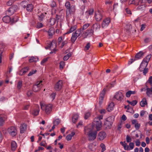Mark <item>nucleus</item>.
<instances>
[{"instance_id": "f257e3e1", "label": "nucleus", "mask_w": 152, "mask_h": 152, "mask_svg": "<svg viewBox=\"0 0 152 152\" xmlns=\"http://www.w3.org/2000/svg\"><path fill=\"white\" fill-rule=\"evenodd\" d=\"M84 132L85 134L88 135V139L89 141H93L96 138L97 131H93V127L91 125H89L84 128Z\"/></svg>"}, {"instance_id": "f03ea898", "label": "nucleus", "mask_w": 152, "mask_h": 152, "mask_svg": "<svg viewBox=\"0 0 152 152\" xmlns=\"http://www.w3.org/2000/svg\"><path fill=\"white\" fill-rule=\"evenodd\" d=\"M65 6L66 9V14H73L75 13L76 9L75 5H71L69 1H67L65 3Z\"/></svg>"}, {"instance_id": "7ed1b4c3", "label": "nucleus", "mask_w": 152, "mask_h": 152, "mask_svg": "<svg viewBox=\"0 0 152 152\" xmlns=\"http://www.w3.org/2000/svg\"><path fill=\"white\" fill-rule=\"evenodd\" d=\"M83 32L82 29L80 28L77 29L75 32H73L72 34L71 38V41L72 43H73L77 39V37H81Z\"/></svg>"}, {"instance_id": "20e7f679", "label": "nucleus", "mask_w": 152, "mask_h": 152, "mask_svg": "<svg viewBox=\"0 0 152 152\" xmlns=\"http://www.w3.org/2000/svg\"><path fill=\"white\" fill-rule=\"evenodd\" d=\"M102 116H100L97 117L94 119L93 124L96 125V128L97 131L99 130L102 126V123L101 120L102 119Z\"/></svg>"}, {"instance_id": "39448f33", "label": "nucleus", "mask_w": 152, "mask_h": 152, "mask_svg": "<svg viewBox=\"0 0 152 152\" xmlns=\"http://www.w3.org/2000/svg\"><path fill=\"white\" fill-rule=\"evenodd\" d=\"M53 105L52 104L47 105H41V108L42 110H45V113L47 114H50L52 111Z\"/></svg>"}, {"instance_id": "423d86ee", "label": "nucleus", "mask_w": 152, "mask_h": 152, "mask_svg": "<svg viewBox=\"0 0 152 152\" xmlns=\"http://www.w3.org/2000/svg\"><path fill=\"white\" fill-rule=\"evenodd\" d=\"M7 132L10 136L14 137L17 134V130L15 127L11 126L7 129Z\"/></svg>"}, {"instance_id": "0eeeda50", "label": "nucleus", "mask_w": 152, "mask_h": 152, "mask_svg": "<svg viewBox=\"0 0 152 152\" xmlns=\"http://www.w3.org/2000/svg\"><path fill=\"white\" fill-rule=\"evenodd\" d=\"M114 121V117L113 116H110L108 117L104 122V124L108 127L111 126Z\"/></svg>"}, {"instance_id": "6e6552de", "label": "nucleus", "mask_w": 152, "mask_h": 152, "mask_svg": "<svg viewBox=\"0 0 152 152\" xmlns=\"http://www.w3.org/2000/svg\"><path fill=\"white\" fill-rule=\"evenodd\" d=\"M56 44L55 42H52L49 44V45L46 48L47 49L50 48L52 50V51L50 52V53L51 54L53 53H55L56 51Z\"/></svg>"}, {"instance_id": "1a4fd4ad", "label": "nucleus", "mask_w": 152, "mask_h": 152, "mask_svg": "<svg viewBox=\"0 0 152 152\" xmlns=\"http://www.w3.org/2000/svg\"><path fill=\"white\" fill-rule=\"evenodd\" d=\"M94 17L97 21L99 22L101 21L103 17L101 12L99 10L96 11L95 12Z\"/></svg>"}, {"instance_id": "9d476101", "label": "nucleus", "mask_w": 152, "mask_h": 152, "mask_svg": "<svg viewBox=\"0 0 152 152\" xmlns=\"http://www.w3.org/2000/svg\"><path fill=\"white\" fill-rule=\"evenodd\" d=\"M114 98L118 101H121L124 98V96L122 93L121 91H118L115 93Z\"/></svg>"}, {"instance_id": "9b49d317", "label": "nucleus", "mask_w": 152, "mask_h": 152, "mask_svg": "<svg viewBox=\"0 0 152 152\" xmlns=\"http://www.w3.org/2000/svg\"><path fill=\"white\" fill-rule=\"evenodd\" d=\"M62 81L61 80H59L57 82L55 85L54 88L56 91H59L62 87Z\"/></svg>"}, {"instance_id": "f8f14e48", "label": "nucleus", "mask_w": 152, "mask_h": 152, "mask_svg": "<svg viewBox=\"0 0 152 152\" xmlns=\"http://www.w3.org/2000/svg\"><path fill=\"white\" fill-rule=\"evenodd\" d=\"M106 136V134L104 132H100L98 134L97 136L98 139L100 140H102L104 139Z\"/></svg>"}, {"instance_id": "ddd939ff", "label": "nucleus", "mask_w": 152, "mask_h": 152, "mask_svg": "<svg viewBox=\"0 0 152 152\" xmlns=\"http://www.w3.org/2000/svg\"><path fill=\"white\" fill-rule=\"evenodd\" d=\"M110 22V19L109 18H107L104 20L102 23V28H104L108 26Z\"/></svg>"}, {"instance_id": "4468645a", "label": "nucleus", "mask_w": 152, "mask_h": 152, "mask_svg": "<svg viewBox=\"0 0 152 152\" xmlns=\"http://www.w3.org/2000/svg\"><path fill=\"white\" fill-rule=\"evenodd\" d=\"M36 108L34 109L31 112V114L37 116L39 114V106L36 105L35 106Z\"/></svg>"}, {"instance_id": "2eb2a0df", "label": "nucleus", "mask_w": 152, "mask_h": 152, "mask_svg": "<svg viewBox=\"0 0 152 152\" xmlns=\"http://www.w3.org/2000/svg\"><path fill=\"white\" fill-rule=\"evenodd\" d=\"M148 64L145 62H144V61H142L140 65L139 69L140 71V72L142 71L143 69L146 68L148 65Z\"/></svg>"}, {"instance_id": "dca6fc26", "label": "nucleus", "mask_w": 152, "mask_h": 152, "mask_svg": "<svg viewBox=\"0 0 152 152\" xmlns=\"http://www.w3.org/2000/svg\"><path fill=\"white\" fill-rule=\"evenodd\" d=\"M77 28V26L76 25L73 26L71 27L69 30L68 31L66 32L65 33L64 35H65L66 34H68L71 33L72 32L74 31H75L76 29Z\"/></svg>"}, {"instance_id": "f3484780", "label": "nucleus", "mask_w": 152, "mask_h": 152, "mask_svg": "<svg viewBox=\"0 0 152 152\" xmlns=\"http://www.w3.org/2000/svg\"><path fill=\"white\" fill-rule=\"evenodd\" d=\"M2 20L4 22L6 23L11 22V18L9 15L3 17L2 18Z\"/></svg>"}, {"instance_id": "a211bd4d", "label": "nucleus", "mask_w": 152, "mask_h": 152, "mask_svg": "<svg viewBox=\"0 0 152 152\" xmlns=\"http://www.w3.org/2000/svg\"><path fill=\"white\" fill-rule=\"evenodd\" d=\"M144 55L143 52L140 51L137 53L135 56V58L136 60L141 58Z\"/></svg>"}, {"instance_id": "6ab92c4d", "label": "nucleus", "mask_w": 152, "mask_h": 152, "mask_svg": "<svg viewBox=\"0 0 152 152\" xmlns=\"http://www.w3.org/2000/svg\"><path fill=\"white\" fill-rule=\"evenodd\" d=\"M100 28V24L97 23L94 24L91 27V28L94 30L96 31L98 29H99Z\"/></svg>"}, {"instance_id": "aec40b11", "label": "nucleus", "mask_w": 152, "mask_h": 152, "mask_svg": "<svg viewBox=\"0 0 152 152\" xmlns=\"http://www.w3.org/2000/svg\"><path fill=\"white\" fill-rule=\"evenodd\" d=\"M147 104V100L145 98L142 99L140 102V105L142 107H144L145 105Z\"/></svg>"}, {"instance_id": "412c9836", "label": "nucleus", "mask_w": 152, "mask_h": 152, "mask_svg": "<svg viewBox=\"0 0 152 152\" xmlns=\"http://www.w3.org/2000/svg\"><path fill=\"white\" fill-rule=\"evenodd\" d=\"M28 69L29 68L28 67L23 68L20 70V75H22L25 74L28 71Z\"/></svg>"}, {"instance_id": "4be33fe9", "label": "nucleus", "mask_w": 152, "mask_h": 152, "mask_svg": "<svg viewBox=\"0 0 152 152\" xmlns=\"http://www.w3.org/2000/svg\"><path fill=\"white\" fill-rule=\"evenodd\" d=\"M114 105L113 102H111L110 103L108 106V107L107 108V110L109 112H110L113 109V107Z\"/></svg>"}, {"instance_id": "5701e85b", "label": "nucleus", "mask_w": 152, "mask_h": 152, "mask_svg": "<svg viewBox=\"0 0 152 152\" xmlns=\"http://www.w3.org/2000/svg\"><path fill=\"white\" fill-rule=\"evenodd\" d=\"M78 118L79 115L77 114H74L72 118V120L73 123H75L76 122Z\"/></svg>"}, {"instance_id": "b1692460", "label": "nucleus", "mask_w": 152, "mask_h": 152, "mask_svg": "<svg viewBox=\"0 0 152 152\" xmlns=\"http://www.w3.org/2000/svg\"><path fill=\"white\" fill-rule=\"evenodd\" d=\"M26 125L23 124L21 125L20 127V132L23 133L26 131Z\"/></svg>"}, {"instance_id": "393cba45", "label": "nucleus", "mask_w": 152, "mask_h": 152, "mask_svg": "<svg viewBox=\"0 0 152 152\" xmlns=\"http://www.w3.org/2000/svg\"><path fill=\"white\" fill-rule=\"evenodd\" d=\"M94 30L91 28L90 30H86L85 33L86 36H87L88 35H92L94 33Z\"/></svg>"}, {"instance_id": "a878e982", "label": "nucleus", "mask_w": 152, "mask_h": 152, "mask_svg": "<svg viewBox=\"0 0 152 152\" xmlns=\"http://www.w3.org/2000/svg\"><path fill=\"white\" fill-rule=\"evenodd\" d=\"M33 5L31 4H28L26 7V9L28 11L31 12L33 11Z\"/></svg>"}, {"instance_id": "bb28decb", "label": "nucleus", "mask_w": 152, "mask_h": 152, "mask_svg": "<svg viewBox=\"0 0 152 152\" xmlns=\"http://www.w3.org/2000/svg\"><path fill=\"white\" fill-rule=\"evenodd\" d=\"M5 118L3 115H0V126H2L4 123Z\"/></svg>"}, {"instance_id": "cd10ccee", "label": "nucleus", "mask_w": 152, "mask_h": 152, "mask_svg": "<svg viewBox=\"0 0 152 152\" xmlns=\"http://www.w3.org/2000/svg\"><path fill=\"white\" fill-rule=\"evenodd\" d=\"M151 57V54L148 55L142 61H144V62L148 64Z\"/></svg>"}, {"instance_id": "c85d7f7f", "label": "nucleus", "mask_w": 152, "mask_h": 152, "mask_svg": "<svg viewBox=\"0 0 152 152\" xmlns=\"http://www.w3.org/2000/svg\"><path fill=\"white\" fill-rule=\"evenodd\" d=\"M146 87V94L149 97L152 94V91L151 89L148 88L147 86Z\"/></svg>"}, {"instance_id": "c756f323", "label": "nucleus", "mask_w": 152, "mask_h": 152, "mask_svg": "<svg viewBox=\"0 0 152 152\" xmlns=\"http://www.w3.org/2000/svg\"><path fill=\"white\" fill-rule=\"evenodd\" d=\"M17 148V144L15 142L12 141L11 142V148L12 150L14 151Z\"/></svg>"}, {"instance_id": "7c9ffc66", "label": "nucleus", "mask_w": 152, "mask_h": 152, "mask_svg": "<svg viewBox=\"0 0 152 152\" xmlns=\"http://www.w3.org/2000/svg\"><path fill=\"white\" fill-rule=\"evenodd\" d=\"M54 31L53 28H50L48 31V35L50 36H52L54 34Z\"/></svg>"}, {"instance_id": "2f4dec72", "label": "nucleus", "mask_w": 152, "mask_h": 152, "mask_svg": "<svg viewBox=\"0 0 152 152\" xmlns=\"http://www.w3.org/2000/svg\"><path fill=\"white\" fill-rule=\"evenodd\" d=\"M20 4L22 7L24 8H26L28 4V2L27 1H22Z\"/></svg>"}, {"instance_id": "473e14b6", "label": "nucleus", "mask_w": 152, "mask_h": 152, "mask_svg": "<svg viewBox=\"0 0 152 152\" xmlns=\"http://www.w3.org/2000/svg\"><path fill=\"white\" fill-rule=\"evenodd\" d=\"M38 59L37 58H35L34 57H31L29 59V61L30 62H36L38 61Z\"/></svg>"}, {"instance_id": "72a5a7b5", "label": "nucleus", "mask_w": 152, "mask_h": 152, "mask_svg": "<svg viewBox=\"0 0 152 152\" xmlns=\"http://www.w3.org/2000/svg\"><path fill=\"white\" fill-rule=\"evenodd\" d=\"M134 4L135 5H141V4L144 3V2L143 0L142 1L140 0H134Z\"/></svg>"}, {"instance_id": "f704fd0d", "label": "nucleus", "mask_w": 152, "mask_h": 152, "mask_svg": "<svg viewBox=\"0 0 152 152\" xmlns=\"http://www.w3.org/2000/svg\"><path fill=\"white\" fill-rule=\"evenodd\" d=\"M33 91L35 92H37L40 89V88H39L35 84L33 85Z\"/></svg>"}, {"instance_id": "c9c22d12", "label": "nucleus", "mask_w": 152, "mask_h": 152, "mask_svg": "<svg viewBox=\"0 0 152 152\" xmlns=\"http://www.w3.org/2000/svg\"><path fill=\"white\" fill-rule=\"evenodd\" d=\"M19 20L18 17L17 16H15L11 19V22L13 23L17 22Z\"/></svg>"}, {"instance_id": "e433bc0d", "label": "nucleus", "mask_w": 152, "mask_h": 152, "mask_svg": "<svg viewBox=\"0 0 152 152\" xmlns=\"http://www.w3.org/2000/svg\"><path fill=\"white\" fill-rule=\"evenodd\" d=\"M140 5V6H139L137 8V9L139 10H143L145 7V6L144 4H141V5Z\"/></svg>"}, {"instance_id": "4c0bfd02", "label": "nucleus", "mask_w": 152, "mask_h": 152, "mask_svg": "<svg viewBox=\"0 0 152 152\" xmlns=\"http://www.w3.org/2000/svg\"><path fill=\"white\" fill-rule=\"evenodd\" d=\"M10 8L15 12L17 10L18 7L16 5H14L12 6Z\"/></svg>"}, {"instance_id": "58836bf2", "label": "nucleus", "mask_w": 152, "mask_h": 152, "mask_svg": "<svg viewBox=\"0 0 152 152\" xmlns=\"http://www.w3.org/2000/svg\"><path fill=\"white\" fill-rule=\"evenodd\" d=\"M14 13V12L13 11V10H10L9 8V9L6 11V14L9 15H11Z\"/></svg>"}, {"instance_id": "ea45409f", "label": "nucleus", "mask_w": 152, "mask_h": 152, "mask_svg": "<svg viewBox=\"0 0 152 152\" xmlns=\"http://www.w3.org/2000/svg\"><path fill=\"white\" fill-rule=\"evenodd\" d=\"M22 81L21 80H20L18 82L17 86V88L20 89L22 86Z\"/></svg>"}, {"instance_id": "a19ab883", "label": "nucleus", "mask_w": 152, "mask_h": 152, "mask_svg": "<svg viewBox=\"0 0 152 152\" xmlns=\"http://www.w3.org/2000/svg\"><path fill=\"white\" fill-rule=\"evenodd\" d=\"M61 121L59 119H57L54 121L53 124L56 126L58 125L60 123Z\"/></svg>"}, {"instance_id": "79ce46f5", "label": "nucleus", "mask_w": 152, "mask_h": 152, "mask_svg": "<svg viewBox=\"0 0 152 152\" xmlns=\"http://www.w3.org/2000/svg\"><path fill=\"white\" fill-rule=\"evenodd\" d=\"M71 54L70 53H69L66 55L63 58V59L64 61H67L69 58L71 56Z\"/></svg>"}, {"instance_id": "37998d69", "label": "nucleus", "mask_w": 152, "mask_h": 152, "mask_svg": "<svg viewBox=\"0 0 152 152\" xmlns=\"http://www.w3.org/2000/svg\"><path fill=\"white\" fill-rule=\"evenodd\" d=\"M4 50V49L3 48H0V63H1L2 61V53Z\"/></svg>"}, {"instance_id": "c03bdc74", "label": "nucleus", "mask_w": 152, "mask_h": 152, "mask_svg": "<svg viewBox=\"0 0 152 152\" xmlns=\"http://www.w3.org/2000/svg\"><path fill=\"white\" fill-rule=\"evenodd\" d=\"M90 46L91 44L90 43L88 42L87 43V44L86 45V46L85 47V50L86 51L88 50L90 47Z\"/></svg>"}, {"instance_id": "a18cd8bd", "label": "nucleus", "mask_w": 152, "mask_h": 152, "mask_svg": "<svg viewBox=\"0 0 152 152\" xmlns=\"http://www.w3.org/2000/svg\"><path fill=\"white\" fill-rule=\"evenodd\" d=\"M42 80L40 81L39 82H37L35 84L40 89L41 86L42 85Z\"/></svg>"}, {"instance_id": "49530a36", "label": "nucleus", "mask_w": 152, "mask_h": 152, "mask_svg": "<svg viewBox=\"0 0 152 152\" xmlns=\"http://www.w3.org/2000/svg\"><path fill=\"white\" fill-rule=\"evenodd\" d=\"M89 26V24L88 23H86L84 24L82 27V28H81L82 29V31H83V30L86 29L87 28H88Z\"/></svg>"}, {"instance_id": "de8ad7c7", "label": "nucleus", "mask_w": 152, "mask_h": 152, "mask_svg": "<svg viewBox=\"0 0 152 152\" xmlns=\"http://www.w3.org/2000/svg\"><path fill=\"white\" fill-rule=\"evenodd\" d=\"M95 147V145H94L92 144H91L89 145V148L92 151H94V150L95 149L94 148Z\"/></svg>"}, {"instance_id": "09e8293b", "label": "nucleus", "mask_w": 152, "mask_h": 152, "mask_svg": "<svg viewBox=\"0 0 152 152\" xmlns=\"http://www.w3.org/2000/svg\"><path fill=\"white\" fill-rule=\"evenodd\" d=\"M56 95V93H53L50 96V98L53 100L55 99Z\"/></svg>"}, {"instance_id": "8fccbe9b", "label": "nucleus", "mask_w": 152, "mask_h": 152, "mask_svg": "<svg viewBox=\"0 0 152 152\" xmlns=\"http://www.w3.org/2000/svg\"><path fill=\"white\" fill-rule=\"evenodd\" d=\"M43 26V24L41 23H38L37 25V28H41Z\"/></svg>"}, {"instance_id": "3c124183", "label": "nucleus", "mask_w": 152, "mask_h": 152, "mask_svg": "<svg viewBox=\"0 0 152 152\" xmlns=\"http://www.w3.org/2000/svg\"><path fill=\"white\" fill-rule=\"evenodd\" d=\"M65 64L64 61H61L60 63V68L61 69H63Z\"/></svg>"}, {"instance_id": "603ef678", "label": "nucleus", "mask_w": 152, "mask_h": 152, "mask_svg": "<svg viewBox=\"0 0 152 152\" xmlns=\"http://www.w3.org/2000/svg\"><path fill=\"white\" fill-rule=\"evenodd\" d=\"M100 147L102 148V152H103L105 150V146L103 143H101L100 145Z\"/></svg>"}, {"instance_id": "864d4df0", "label": "nucleus", "mask_w": 152, "mask_h": 152, "mask_svg": "<svg viewBox=\"0 0 152 152\" xmlns=\"http://www.w3.org/2000/svg\"><path fill=\"white\" fill-rule=\"evenodd\" d=\"M126 140L127 142H130L131 141L132 139L129 136L127 135L126 136Z\"/></svg>"}, {"instance_id": "5fc2aeb1", "label": "nucleus", "mask_w": 152, "mask_h": 152, "mask_svg": "<svg viewBox=\"0 0 152 152\" xmlns=\"http://www.w3.org/2000/svg\"><path fill=\"white\" fill-rule=\"evenodd\" d=\"M94 12V10L93 9H91L88 11L87 12L89 14V15H92Z\"/></svg>"}, {"instance_id": "6e6d98bb", "label": "nucleus", "mask_w": 152, "mask_h": 152, "mask_svg": "<svg viewBox=\"0 0 152 152\" xmlns=\"http://www.w3.org/2000/svg\"><path fill=\"white\" fill-rule=\"evenodd\" d=\"M124 143L125 144L123 146L125 150H128L129 149V146L127 145V144L126 143L125 141H124Z\"/></svg>"}, {"instance_id": "4d7b16f0", "label": "nucleus", "mask_w": 152, "mask_h": 152, "mask_svg": "<svg viewBox=\"0 0 152 152\" xmlns=\"http://www.w3.org/2000/svg\"><path fill=\"white\" fill-rule=\"evenodd\" d=\"M48 58H45L43 59L41 61V64L42 65H44V64L48 61Z\"/></svg>"}, {"instance_id": "13d9d810", "label": "nucleus", "mask_w": 152, "mask_h": 152, "mask_svg": "<svg viewBox=\"0 0 152 152\" xmlns=\"http://www.w3.org/2000/svg\"><path fill=\"white\" fill-rule=\"evenodd\" d=\"M137 103V102L136 100H134L131 102V105L132 106H134Z\"/></svg>"}, {"instance_id": "bf43d9fd", "label": "nucleus", "mask_w": 152, "mask_h": 152, "mask_svg": "<svg viewBox=\"0 0 152 152\" xmlns=\"http://www.w3.org/2000/svg\"><path fill=\"white\" fill-rule=\"evenodd\" d=\"M66 140L68 141L70 140H71L72 137L71 135L70 134H69L67 135L66 137Z\"/></svg>"}, {"instance_id": "052dcab7", "label": "nucleus", "mask_w": 152, "mask_h": 152, "mask_svg": "<svg viewBox=\"0 0 152 152\" xmlns=\"http://www.w3.org/2000/svg\"><path fill=\"white\" fill-rule=\"evenodd\" d=\"M134 126L136 129H138L140 128V124L137 123L135 124Z\"/></svg>"}, {"instance_id": "680f3d73", "label": "nucleus", "mask_w": 152, "mask_h": 152, "mask_svg": "<svg viewBox=\"0 0 152 152\" xmlns=\"http://www.w3.org/2000/svg\"><path fill=\"white\" fill-rule=\"evenodd\" d=\"M37 72L36 70L34 71H32L31 72H30L28 74V76H31L33 74Z\"/></svg>"}, {"instance_id": "e2e57ef3", "label": "nucleus", "mask_w": 152, "mask_h": 152, "mask_svg": "<svg viewBox=\"0 0 152 152\" xmlns=\"http://www.w3.org/2000/svg\"><path fill=\"white\" fill-rule=\"evenodd\" d=\"M39 19L40 21L42 20L43 18L44 17V15L41 14L40 15L38 16Z\"/></svg>"}, {"instance_id": "0e129e2a", "label": "nucleus", "mask_w": 152, "mask_h": 152, "mask_svg": "<svg viewBox=\"0 0 152 152\" xmlns=\"http://www.w3.org/2000/svg\"><path fill=\"white\" fill-rule=\"evenodd\" d=\"M143 73L144 75H146L148 71V69L145 68L143 69Z\"/></svg>"}, {"instance_id": "69168bd1", "label": "nucleus", "mask_w": 152, "mask_h": 152, "mask_svg": "<svg viewBox=\"0 0 152 152\" xmlns=\"http://www.w3.org/2000/svg\"><path fill=\"white\" fill-rule=\"evenodd\" d=\"M129 146L131 149H132L134 147V145L133 143L130 142L129 143Z\"/></svg>"}, {"instance_id": "338daca9", "label": "nucleus", "mask_w": 152, "mask_h": 152, "mask_svg": "<svg viewBox=\"0 0 152 152\" xmlns=\"http://www.w3.org/2000/svg\"><path fill=\"white\" fill-rule=\"evenodd\" d=\"M47 144L45 142V141H43L42 142H41L40 145L41 146H43L45 147H46V145Z\"/></svg>"}, {"instance_id": "774afa93", "label": "nucleus", "mask_w": 152, "mask_h": 152, "mask_svg": "<svg viewBox=\"0 0 152 152\" xmlns=\"http://www.w3.org/2000/svg\"><path fill=\"white\" fill-rule=\"evenodd\" d=\"M56 2L54 1H53L50 4V6L52 7H54L56 6Z\"/></svg>"}]
</instances>
